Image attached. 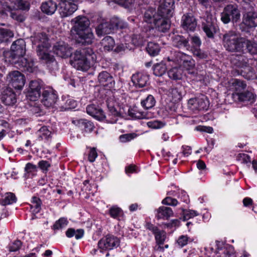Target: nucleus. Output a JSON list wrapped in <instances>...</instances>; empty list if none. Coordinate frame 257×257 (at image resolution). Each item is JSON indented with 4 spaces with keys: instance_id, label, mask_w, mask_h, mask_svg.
I'll use <instances>...</instances> for the list:
<instances>
[{
    "instance_id": "30",
    "label": "nucleus",
    "mask_w": 257,
    "mask_h": 257,
    "mask_svg": "<svg viewBox=\"0 0 257 257\" xmlns=\"http://www.w3.org/2000/svg\"><path fill=\"white\" fill-rule=\"evenodd\" d=\"M173 214L172 209L168 207L161 206L157 210L156 217L158 219H168Z\"/></svg>"
},
{
    "instance_id": "6",
    "label": "nucleus",
    "mask_w": 257,
    "mask_h": 257,
    "mask_svg": "<svg viewBox=\"0 0 257 257\" xmlns=\"http://www.w3.org/2000/svg\"><path fill=\"white\" fill-rule=\"evenodd\" d=\"M124 24L122 21L116 18H112L109 22H104L99 24L96 28V33L97 36L111 33L114 29H122Z\"/></svg>"
},
{
    "instance_id": "31",
    "label": "nucleus",
    "mask_w": 257,
    "mask_h": 257,
    "mask_svg": "<svg viewBox=\"0 0 257 257\" xmlns=\"http://www.w3.org/2000/svg\"><path fill=\"white\" fill-rule=\"evenodd\" d=\"M170 65H175L172 62H169ZM179 65L175 66L170 69L168 72V75L170 78L173 80H180L182 77L183 72L182 69L178 67Z\"/></svg>"
},
{
    "instance_id": "48",
    "label": "nucleus",
    "mask_w": 257,
    "mask_h": 257,
    "mask_svg": "<svg viewBox=\"0 0 257 257\" xmlns=\"http://www.w3.org/2000/svg\"><path fill=\"white\" fill-rule=\"evenodd\" d=\"M148 126L153 129H159L165 125V123L158 120L149 121L147 122Z\"/></svg>"
},
{
    "instance_id": "2",
    "label": "nucleus",
    "mask_w": 257,
    "mask_h": 257,
    "mask_svg": "<svg viewBox=\"0 0 257 257\" xmlns=\"http://www.w3.org/2000/svg\"><path fill=\"white\" fill-rule=\"evenodd\" d=\"M26 52V44L22 39L15 41L12 44L10 51L4 52L5 61L7 64H14L19 69L31 72L33 71V63L23 56Z\"/></svg>"
},
{
    "instance_id": "58",
    "label": "nucleus",
    "mask_w": 257,
    "mask_h": 257,
    "mask_svg": "<svg viewBox=\"0 0 257 257\" xmlns=\"http://www.w3.org/2000/svg\"><path fill=\"white\" fill-rule=\"evenodd\" d=\"M169 95L172 97L173 100L175 101L180 100L181 98V94L177 89H173L171 90Z\"/></svg>"
},
{
    "instance_id": "3",
    "label": "nucleus",
    "mask_w": 257,
    "mask_h": 257,
    "mask_svg": "<svg viewBox=\"0 0 257 257\" xmlns=\"http://www.w3.org/2000/svg\"><path fill=\"white\" fill-rule=\"evenodd\" d=\"M70 56L71 65L83 71H87L96 61V55L90 48L77 50Z\"/></svg>"
},
{
    "instance_id": "44",
    "label": "nucleus",
    "mask_w": 257,
    "mask_h": 257,
    "mask_svg": "<svg viewBox=\"0 0 257 257\" xmlns=\"http://www.w3.org/2000/svg\"><path fill=\"white\" fill-rule=\"evenodd\" d=\"M242 161L243 163L248 164V166H249L250 164H251L252 167L254 170L255 172H257V162L254 160H252L250 158V157L248 155L242 154Z\"/></svg>"
},
{
    "instance_id": "43",
    "label": "nucleus",
    "mask_w": 257,
    "mask_h": 257,
    "mask_svg": "<svg viewBox=\"0 0 257 257\" xmlns=\"http://www.w3.org/2000/svg\"><path fill=\"white\" fill-rule=\"evenodd\" d=\"M167 70L166 64L160 63L155 64L153 67L154 74L157 76H161L164 74Z\"/></svg>"
},
{
    "instance_id": "28",
    "label": "nucleus",
    "mask_w": 257,
    "mask_h": 257,
    "mask_svg": "<svg viewBox=\"0 0 257 257\" xmlns=\"http://www.w3.org/2000/svg\"><path fill=\"white\" fill-rule=\"evenodd\" d=\"M72 122L79 127L84 129L86 132H91L94 127L92 122L85 119H75Z\"/></svg>"
},
{
    "instance_id": "10",
    "label": "nucleus",
    "mask_w": 257,
    "mask_h": 257,
    "mask_svg": "<svg viewBox=\"0 0 257 257\" xmlns=\"http://www.w3.org/2000/svg\"><path fill=\"white\" fill-rule=\"evenodd\" d=\"M188 107L193 111L206 110L209 106V101L207 97L201 95L195 98H192L188 100Z\"/></svg>"
},
{
    "instance_id": "11",
    "label": "nucleus",
    "mask_w": 257,
    "mask_h": 257,
    "mask_svg": "<svg viewBox=\"0 0 257 257\" xmlns=\"http://www.w3.org/2000/svg\"><path fill=\"white\" fill-rule=\"evenodd\" d=\"M202 28L206 36L210 38H213L219 30L216 20L211 15H207L205 22L202 24Z\"/></svg>"
},
{
    "instance_id": "61",
    "label": "nucleus",
    "mask_w": 257,
    "mask_h": 257,
    "mask_svg": "<svg viewBox=\"0 0 257 257\" xmlns=\"http://www.w3.org/2000/svg\"><path fill=\"white\" fill-rule=\"evenodd\" d=\"M145 227L146 229L151 231L154 235L160 230L157 226L150 222H147L145 224Z\"/></svg>"
},
{
    "instance_id": "4",
    "label": "nucleus",
    "mask_w": 257,
    "mask_h": 257,
    "mask_svg": "<svg viewBox=\"0 0 257 257\" xmlns=\"http://www.w3.org/2000/svg\"><path fill=\"white\" fill-rule=\"evenodd\" d=\"M108 113L105 115L101 109L97 108L94 105H89L86 108L87 113L99 120H105L106 121L114 123L117 122L121 113L109 100L107 101Z\"/></svg>"
},
{
    "instance_id": "22",
    "label": "nucleus",
    "mask_w": 257,
    "mask_h": 257,
    "mask_svg": "<svg viewBox=\"0 0 257 257\" xmlns=\"http://www.w3.org/2000/svg\"><path fill=\"white\" fill-rule=\"evenodd\" d=\"M1 99L6 105H12L16 102V94L10 88L4 89L2 93Z\"/></svg>"
},
{
    "instance_id": "46",
    "label": "nucleus",
    "mask_w": 257,
    "mask_h": 257,
    "mask_svg": "<svg viewBox=\"0 0 257 257\" xmlns=\"http://www.w3.org/2000/svg\"><path fill=\"white\" fill-rule=\"evenodd\" d=\"M13 33L8 29L0 28V41L3 42L7 41L9 38L13 37Z\"/></svg>"
},
{
    "instance_id": "36",
    "label": "nucleus",
    "mask_w": 257,
    "mask_h": 257,
    "mask_svg": "<svg viewBox=\"0 0 257 257\" xmlns=\"http://www.w3.org/2000/svg\"><path fill=\"white\" fill-rule=\"evenodd\" d=\"M242 48H245L246 51L251 54L257 53V44L251 41L242 40Z\"/></svg>"
},
{
    "instance_id": "38",
    "label": "nucleus",
    "mask_w": 257,
    "mask_h": 257,
    "mask_svg": "<svg viewBox=\"0 0 257 257\" xmlns=\"http://www.w3.org/2000/svg\"><path fill=\"white\" fill-rule=\"evenodd\" d=\"M51 132L46 126L41 127L37 132V135L39 141L48 140L51 136Z\"/></svg>"
},
{
    "instance_id": "21",
    "label": "nucleus",
    "mask_w": 257,
    "mask_h": 257,
    "mask_svg": "<svg viewBox=\"0 0 257 257\" xmlns=\"http://www.w3.org/2000/svg\"><path fill=\"white\" fill-rule=\"evenodd\" d=\"M246 85L242 81V106L248 105L254 102L255 97L251 88L244 90Z\"/></svg>"
},
{
    "instance_id": "23",
    "label": "nucleus",
    "mask_w": 257,
    "mask_h": 257,
    "mask_svg": "<svg viewBox=\"0 0 257 257\" xmlns=\"http://www.w3.org/2000/svg\"><path fill=\"white\" fill-rule=\"evenodd\" d=\"M243 24L248 27L257 26V12L251 9L243 15Z\"/></svg>"
},
{
    "instance_id": "47",
    "label": "nucleus",
    "mask_w": 257,
    "mask_h": 257,
    "mask_svg": "<svg viewBox=\"0 0 257 257\" xmlns=\"http://www.w3.org/2000/svg\"><path fill=\"white\" fill-rule=\"evenodd\" d=\"M192 241L193 239L188 236V235H182L178 237L177 240V243L180 247H182Z\"/></svg>"
},
{
    "instance_id": "55",
    "label": "nucleus",
    "mask_w": 257,
    "mask_h": 257,
    "mask_svg": "<svg viewBox=\"0 0 257 257\" xmlns=\"http://www.w3.org/2000/svg\"><path fill=\"white\" fill-rule=\"evenodd\" d=\"M162 203L168 205L175 206L178 204V202L176 199L167 197L162 200Z\"/></svg>"
},
{
    "instance_id": "37",
    "label": "nucleus",
    "mask_w": 257,
    "mask_h": 257,
    "mask_svg": "<svg viewBox=\"0 0 257 257\" xmlns=\"http://www.w3.org/2000/svg\"><path fill=\"white\" fill-rule=\"evenodd\" d=\"M84 233V231L82 229L75 230L74 228H68L66 231V235L69 238L75 236L76 239L81 238Z\"/></svg>"
},
{
    "instance_id": "52",
    "label": "nucleus",
    "mask_w": 257,
    "mask_h": 257,
    "mask_svg": "<svg viewBox=\"0 0 257 257\" xmlns=\"http://www.w3.org/2000/svg\"><path fill=\"white\" fill-rule=\"evenodd\" d=\"M191 51L193 54V55L199 59H205L207 57V54L201 51L199 48H196L191 49Z\"/></svg>"
},
{
    "instance_id": "34",
    "label": "nucleus",
    "mask_w": 257,
    "mask_h": 257,
    "mask_svg": "<svg viewBox=\"0 0 257 257\" xmlns=\"http://www.w3.org/2000/svg\"><path fill=\"white\" fill-rule=\"evenodd\" d=\"M17 198L15 195L11 192H8L3 195L0 199V204L3 206L10 205L15 203Z\"/></svg>"
},
{
    "instance_id": "26",
    "label": "nucleus",
    "mask_w": 257,
    "mask_h": 257,
    "mask_svg": "<svg viewBox=\"0 0 257 257\" xmlns=\"http://www.w3.org/2000/svg\"><path fill=\"white\" fill-rule=\"evenodd\" d=\"M155 238L157 245L154 247V249L157 251H164V248L162 245L166 238V232L164 230H160L155 234Z\"/></svg>"
},
{
    "instance_id": "1",
    "label": "nucleus",
    "mask_w": 257,
    "mask_h": 257,
    "mask_svg": "<svg viewBox=\"0 0 257 257\" xmlns=\"http://www.w3.org/2000/svg\"><path fill=\"white\" fill-rule=\"evenodd\" d=\"M174 3L163 2L158 8L157 12L153 8H148L144 15V21L161 32H165L170 27V19L174 12Z\"/></svg>"
},
{
    "instance_id": "45",
    "label": "nucleus",
    "mask_w": 257,
    "mask_h": 257,
    "mask_svg": "<svg viewBox=\"0 0 257 257\" xmlns=\"http://www.w3.org/2000/svg\"><path fill=\"white\" fill-rule=\"evenodd\" d=\"M68 224V221L66 218L61 217L56 221L53 226L54 230H59L66 227Z\"/></svg>"
},
{
    "instance_id": "59",
    "label": "nucleus",
    "mask_w": 257,
    "mask_h": 257,
    "mask_svg": "<svg viewBox=\"0 0 257 257\" xmlns=\"http://www.w3.org/2000/svg\"><path fill=\"white\" fill-rule=\"evenodd\" d=\"M114 2L124 8H128L134 3V0H114Z\"/></svg>"
},
{
    "instance_id": "60",
    "label": "nucleus",
    "mask_w": 257,
    "mask_h": 257,
    "mask_svg": "<svg viewBox=\"0 0 257 257\" xmlns=\"http://www.w3.org/2000/svg\"><path fill=\"white\" fill-rule=\"evenodd\" d=\"M145 227L146 229L151 231L154 235L160 230L157 226L150 222H147L145 224Z\"/></svg>"
},
{
    "instance_id": "50",
    "label": "nucleus",
    "mask_w": 257,
    "mask_h": 257,
    "mask_svg": "<svg viewBox=\"0 0 257 257\" xmlns=\"http://www.w3.org/2000/svg\"><path fill=\"white\" fill-rule=\"evenodd\" d=\"M122 213L121 209L115 206H113L109 209V214L114 218H117L120 217Z\"/></svg>"
},
{
    "instance_id": "8",
    "label": "nucleus",
    "mask_w": 257,
    "mask_h": 257,
    "mask_svg": "<svg viewBox=\"0 0 257 257\" xmlns=\"http://www.w3.org/2000/svg\"><path fill=\"white\" fill-rule=\"evenodd\" d=\"M59 13L61 17L72 15L78 9L79 0H59Z\"/></svg>"
},
{
    "instance_id": "24",
    "label": "nucleus",
    "mask_w": 257,
    "mask_h": 257,
    "mask_svg": "<svg viewBox=\"0 0 257 257\" xmlns=\"http://www.w3.org/2000/svg\"><path fill=\"white\" fill-rule=\"evenodd\" d=\"M149 80V75L141 72L137 73L132 77V82L137 87L142 88L145 86Z\"/></svg>"
},
{
    "instance_id": "25",
    "label": "nucleus",
    "mask_w": 257,
    "mask_h": 257,
    "mask_svg": "<svg viewBox=\"0 0 257 257\" xmlns=\"http://www.w3.org/2000/svg\"><path fill=\"white\" fill-rule=\"evenodd\" d=\"M98 80L101 84L109 88L113 87L115 83L113 77L106 71L100 72L98 76Z\"/></svg>"
},
{
    "instance_id": "9",
    "label": "nucleus",
    "mask_w": 257,
    "mask_h": 257,
    "mask_svg": "<svg viewBox=\"0 0 257 257\" xmlns=\"http://www.w3.org/2000/svg\"><path fill=\"white\" fill-rule=\"evenodd\" d=\"M120 244L119 238L113 235H107L101 238L98 243L101 251L109 250L117 247Z\"/></svg>"
},
{
    "instance_id": "63",
    "label": "nucleus",
    "mask_w": 257,
    "mask_h": 257,
    "mask_svg": "<svg viewBox=\"0 0 257 257\" xmlns=\"http://www.w3.org/2000/svg\"><path fill=\"white\" fill-rule=\"evenodd\" d=\"M39 167L44 171L48 170V168L50 167L49 163L46 161H41L38 163Z\"/></svg>"
},
{
    "instance_id": "29",
    "label": "nucleus",
    "mask_w": 257,
    "mask_h": 257,
    "mask_svg": "<svg viewBox=\"0 0 257 257\" xmlns=\"http://www.w3.org/2000/svg\"><path fill=\"white\" fill-rule=\"evenodd\" d=\"M172 42L174 46L179 48H186L188 50L190 48L188 40L182 36H175L172 38Z\"/></svg>"
},
{
    "instance_id": "15",
    "label": "nucleus",
    "mask_w": 257,
    "mask_h": 257,
    "mask_svg": "<svg viewBox=\"0 0 257 257\" xmlns=\"http://www.w3.org/2000/svg\"><path fill=\"white\" fill-rule=\"evenodd\" d=\"M74 35L76 42L84 45L91 44L94 40V35L91 29H86V31Z\"/></svg>"
},
{
    "instance_id": "64",
    "label": "nucleus",
    "mask_w": 257,
    "mask_h": 257,
    "mask_svg": "<svg viewBox=\"0 0 257 257\" xmlns=\"http://www.w3.org/2000/svg\"><path fill=\"white\" fill-rule=\"evenodd\" d=\"M36 166L31 163H28L25 168V171L28 173H31L36 170Z\"/></svg>"
},
{
    "instance_id": "17",
    "label": "nucleus",
    "mask_w": 257,
    "mask_h": 257,
    "mask_svg": "<svg viewBox=\"0 0 257 257\" xmlns=\"http://www.w3.org/2000/svg\"><path fill=\"white\" fill-rule=\"evenodd\" d=\"M42 86L40 80H32L29 84L27 96L31 101H36L40 96V90Z\"/></svg>"
},
{
    "instance_id": "5",
    "label": "nucleus",
    "mask_w": 257,
    "mask_h": 257,
    "mask_svg": "<svg viewBox=\"0 0 257 257\" xmlns=\"http://www.w3.org/2000/svg\"><path fill=\"white\" fill-rule=\"evenodd\" d=\"M168 62H172L176 65H182L183 67L189 73H194L195 61L188 55L180 51H173L171 55L167 57Z\"/></svg>"
},
{
    "instance_id": "33",
    "label": "nucleus",
    "mask_w": 257,
    "mask_h": 257,
    "mask_svg": "<svg viewBox=\"0 0 257 257\" xmlns=\"http://www.w3.org/2000/svg\"><path fill=\"white\" fill-rule=\"evenodd\" d=\"M49 48H44L37 49V54L39 58L46 63L53 62L54 60V57L50 55L48 51Z\"/></svg>"
},
{
    "instance_id": "7",
    "label": "nucleus",
    "mask_w": 257,
    "mask_h": 257,
    "mask_svg": "<svg viewBox=\"0 0 257 257\" xmlns=\"http://www.w3.org/2000/svg\"><path fill=\"white\" fill-rule=\"evenodd\" d=\"M224 46L230 52H238L241 49V37L239 34L232 32L225 34L223 38Z\"/></svg>"
},
{
    "instance_id": "13",
    "label": "nucleus",
    "mask_w": 257,
    "mask_h": 257,
    "mask_svg": "<svg viewBox=\"0 0 257 257\" xmlns=\"http://www.w3.org/2000/svg\"><path fill=\"white\" fill-rule=\"evenodd\" d=\"M215 252L217 257H235L232 247L222 241H216L215 242Z\"/></svg>"
},
{
    "instance_id": "42",
    "label": "nucleus",
    "mask_w": 257,
    "mask_h": 257,
    "mask_svg": "<svg viewBox=\"0 0 257 257\" xmlns=\"http://www.w3.org/2000/svg\"><path fill=\"white\" fill-rule=\"evenodd\" d=\"M226 7H230V13H228L230 18L232 19L233 22H236L240 18V12L237 7L235 5H229Z\"/></svg>"
},
{
    "instance_id": "62",
    "label": "nucleus",
    "mask_w": 257,
    "mask_h": 257,
    "mask_svg": "<svg viewBox=\"0 0 257 257\" xmlns=\"http://www.w3.org/2000/svg\"><path fill=\"white\" fill-rule=\"evenodd\" d=\"M97 157V153L96 151L95 148L91 149L89 154L88 155V160L91 162L95 161L96 158Z\"/></svg>"
},
{
    "instance_id": "56",
    "label": "nucleus",
    "mask_w": 257,
    "mask_h": 257,
    "mask_svg": "<svg viewBox=\"0 0 257 257\" xmlns=\"http://www.w3.org/2000/svg\"><path fill=\"white\" fill-rule=\"evenodd\" d=\"M22 245L21 241L19 240L14 241L9 245V250L10 251H16L18 250Z\"/></svg>"
},
{
    "instance_id": "19",
    "label": "nucleus",
    "mask_w": 257,
    "mask_h": 257,
    "mask_svg": "<svg viewBox=\"0 0 257 257\" xmlns=\"http://www.w3.org/2000/svg\"><path fill=\"white\" fill-rule=\"evenodd\" d=\"M181 26L186 31L193 32L197 26L195 18L191 15L186 14L183 16L181 20Z\"/></svg>"
},
{
    "instance_id": "54",
    "label": "nucleus",
    "mask_w": 257,
    "mask_h": 257,
    "mask_svg": "<svg viewBox=\"0 0 257 257\" xmlns=\"http://www.w3.org/2000/svg\"><path fill=\"white\" fill-rule=\"evenodd\" d=\"M191 43L192 44L191 49L199 48L201 44L200 39L198 36H196L191 37Z\"/></svg>"
},
{
    "instance_id": "51",
    "label": "nucleus",
    "mask_w": 257,
    "mask_h": 257,
    "mask_svg": "<svg viewBox=\"0 0 257 257\" xmlns=\"http://www.w3.org/2000/svg\"><path fill=\"white\" fill-rule=\"evenodd\" d=\"M137 136L135 133H130L122 135L119 136V140L122 143H126L135 139Z\"/></svg>"
},
{
    "instance_id": "18",
    "label": "nucleus",
    "mask_w": 257,
    "mask_h": 257,
    "mask_svg": "<svg viewBox=\"0 0 257 257\" xmlns=\"http://www.w3.org/2000/svg\"><path fill=\"white\" fill-rule=\"evenodd\" d=\"M54 53L61 58H67L72 54V48L63 41L57 42L53 48Z\"/></svg>"
},
{
    "instance_id": "40",
    "label": "nucleus",
    "mask_w": 257,
    "mask_h": 257,
    "mask_svg": "<svg viewBox=\"0 0 257 257\" xmlns=\"http://www.w3.org/2000/svg\"><path fill=\"white\" fill-rule=\"evenodd\" d=\"M146 50L151 56H155L159 54L160 51V47L157 43L150 42L148 44Z\"/></svg>"
},
{
    "instance_id": "16",
    "label": "nucleus",
    "mask_w": 257,
    "mask_h": 257,
    "mask_svg": "<svg viewBox=\"0 0 257 257\" xmlns=\"http://www.w3.org/2000/svg\"><path fill=\"white\" fill-rule=\"evenodd\" d=\"M42 97V102L47 107H53L58 98L56 92L50 88L43 91Z\"/></svg>"
},
{
    "instance_id": "49",
    "label": "nucleus",
    "mask_w": 257,
    "mask_h": 257,
    "mask_svg": "<svg viewBox=\"0 0 257 257\" xmlns=\"http://www.w3.org/2000/svg\"><path fill=\"white\" fill-rule=\"evenodd\" d=\"M230 9V7H225L223 12L221 13V20L224 24L228 23L231 19L228 15V13H230V11H231Z\"/></svg>"
},
{
    "instance_id": "39",
    "label": "nucleus",
    "mask_w": 257,
    "mask_h": 257,
    "mask_svg": "<svg viewBox=\"0 0 257 257\" xmlns=\"http://www.w3.org/2000/svg\"><path fill=\"white\" fill-rule=\"evenodd\" d=\"M101 44L104 50L108 51L113 49L115 43L112 37L106 36L101 40Z\"/></svg>"
},
{
    "instance_id": "20",
    "label": "nucleus",
    "mask_w": 257,
    "mask_h": 257,
    "mask_svg": "<svg viewBox=\"0 0 257 257\" xmlns=\"http://www.w3.org/2000/svg\"><path fill=\"white\" fill-rule=\"evenodd\" d=\"M32 41L34 45H36L37 49L50 47L48 38L45 33H38L35 34L34 36L32 37Z\"/></svg>"
},
{
    "instance_id": "53",
    "label": "nucleus",
    "mask_w": 257,
    "mask_h": 257,
    "mask_svg": "<svg viewBox=\"0 0 257 257\" xmlns=\"http://www.w3.org/2000/svg\"><path fill=\"white\" fill-rule=\"evenodd\" d=\"M41 200L37 197H33L32 199V208H34V211L38 212L40 211L41 208Z\"/></svg>"
},
{
    "instance_id": "57",
    "label": "nucleus",
    "mask_w": 257,
    "mask_h": 257,
    "mask_svg": "<svg viewBox=\"0 0 257 257\" xmlns=\"http://www.w3.org/2000/svg\"><path fill=\"white\" fill-rule=\"evenodd\" d=\"M184 218L185 220H188L191 218L196 216L198 215L197 211L193 210L184 211L183 212Z\"/></svg>"
},
{
    "instance_id": "32",
    "label": "nucleus",
    "mask_w": 257,
    "mask_h": 257,
    "mask_svg": "<svg viewBox=\"0 0 257 257\" xmlns=\"http://www.w3.org/2000/svg\"><path fill=\"white\" fill-rule=\"evenodd\" d=\"M41 9L44 13L48 15H51L56 11L57 5L54 2L49 1L43 3L41 5Z\"/></svg>"
},
{
    "instance_id": "41",
    "label": "nucleus",
    "mask_w": 257,
    "mask_h": 257,
    "mask_svg": "<svg viewBox=\"0 0 257 257\" xmlns=\"http://www.w3.org/2000/svg\"><path fill=\"white\" fill-rule=\"evenodd\" d=\"M142 106L146 109H150L152 108L156 103V100L154 97L150 94L144 99L141 101Z\"/></svg>"
},
{
    "instance_id": "14",
    "label": "nucleus",
    "mask_w": 257,
    "mask_h": 257,
    "mask_svg": "<svg viewBox=\"0 0 257 257\" xmlns=\"http://www.w3.org/2000/svg\"><path fill=\"white\" fill-rule=\"evenodd\" d=\"M7 79L10 84L17 89H21L25 83L24 75L18 71L10 72Z\"/></svg>"
},
{
    "instance_id": "27",
    "label": "nucleus",
    "mask_w": 257,
    "mask_h": 257,
    "mask_svg": "<svg viewBox=\"0 0 257 257\" xmlns=\"http://www.w3.org/2000/svg\"><path fill=\"white\" fill-rule=\"evenodd\" d=\"M252 60H248L247 62H242V76L249 79L254 77V73L250 65L252 64Z\"/></svg>"
},
{
    "instance_id": "12",
    "label": "nucleus",
    "mask_w": 257,
    "mask_h": 257,
    "mask_svg": "<svg viewBox=\"0 0 257 257\" xmlns=\"http://www.w3.org/2000/svg\"><path fill=\"white\" fill-rule=\"evenodd\" d=\"M72 21L75 23L71 30L73 35L91 29L89 27V20L86 17L79 16L73 19Z\"/></svg>"
},
{
    "instance_id": "35",
    "label": "nucleus",
    "mask_w": 257,
    "mask_h": 257,
    "mask_svg": "<svg viewBox=\"0 0 257 257\" xmlns=\"http://www.w3.org/2000/svg\"><path fill=\"white\" fill-rule=\"evenodd\" d=\"M6 0V2H9V5H11L14 10H26L29 9L28 3L23 0Z\"/></svg>"
}]
</instances>
